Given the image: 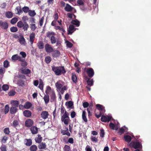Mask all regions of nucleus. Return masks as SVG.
<instances>
[{
	"instance_id": "f257e3e1",
	"label": "nucleus",
	"mask_w": 151,
	"mask_h": 151,
	"mask_svg": "<svg viewBox=\"0 0 151 151\" xmlns=\"http://www.w3.org/2000/svg\"><path fill=\"white\" fill-rule=\"evenodd\" d=\"M52 69L56 75H60L65 73V69L63 66H52Z\"/></svg>"
},
{
	"instance_id": "f03ea898",
	"label": "nucleus",
	"mask_w": 151,
	"mask_h": 151,
	"mask_svg": "<svg viewBox=\"0 0 151 151\" xmlns=\"http://www.w3.org/2000/svg\"><path fill=\"white\" fill-rule=\"evenodd\" d=\"M56 35L53 32H49L47 33V37H50V41L52 44L55 43L56 42V39L55 36Z\"/></svg>"
},
{
	"instance_id": "7ed1b4c3",
	"label": "nucleus",
	"mask_w": 151,
	"mask_h": 151,
	"mask_svg": "<svg viewBox=\"0 0 151 151\" xmlns=\"http://www.w3.org/2000/svg\"><path fill=\"white\" fill-rule=\"evenodd\" d=\"M68 115V113L65 111L61 117L62 121L63 122L64 124L66 125H68V124L70 120Z\"/></svg>"
},
{
	"instance_id": "20e7f679",
	"label": "nucleus",
	"mask_w": 151,
	"mask_h": 151,
	"mask_svg": "<svg viewBox=\"0 0 151 151\" xmlns=\"http://www.w3.org/2000/svg\"><path fill=\"white\" fill-rule=\"evenodd\" d=\"M129 146L130 147H133L135 149L141 148L142 147L141 144L138 141H132L129 145Z\"/></svg>"
},
{
	"instance_id": "39448f33",
	"label": "nucleus",
	"mask_w": 151,
	"mask_h": 151,
	"mask_svg": "<svg viewBox=\"0 0 151 151\" xmlns=\"http://www.w3.org/2000/svg\"><path fill=\"white\" fill-rule=\"evenodd\" d=\"M96 106L100 111V114L99 115H96V117L97 118H99L101 116V114L105 112V110L104 106L100 104H97L96 105Z\"/></svg>"
},
{
	"instance_id": "423d86ee",
	"label": "nucleus",
	"mask_w": 151,
	"mask_h": 151,
	"mask_svg": "<svg viewBox=\"0 0 151 151\" xmlns=\"http://www.w3.org/2000/svg\"><path fill=\"white\" fill-rule=\"evenodd\" d=\"M112 118L111 115H108L106 116H102L101 117V120L104 122H109Z\"/></svg>"
},
{
	"instance_id": "0eeeda50",
	"label": "nucleus",
	"mask_w": 151,
	"mask_h": 151,
	"mask_svg": "<svg viewBox=\"0 0 151 151\" xmlns=\"http://www.w3.org/2000/svg\"><path fill=\"white\" fill-rule=\"evenodd\" d=\"M45 49L46 51L48 53L53 52V49L51 45L48 44H46L45 45Z\"/></svg>"
},
{
	"instance_id": "6e6552de",
	"label": "nucleus",
	"mask_w": 151,
	"mask_h": 151,
	"mask_svg": "<svg viewBox=\"0 0 151 151\" xmlns=\"http://www.w3.org/2000/svg\"><path fill=\"white\" fill-rule=\"evenodd\" d=\"M18 38L20 44L23 46H26L27 44V43L23 36L20 35L18 37Z\"/></svg>"
},
{
	"instance_id": "1a4fd4ad",
	"label": "nucleus",
	"mask_w": 151,
	"mask_h": 151,
	"mask_svg": "<svg viewBox=\"0 0 151 151\" xmlns=\"http://www.w3.org/2000/svg\"><path fill=\"white\" fill-rule=\"evenodd\" d=\"M109 126L111 129L117 130L119 127V124L118 123L116 124H114L112 123H110L109 124Z\"/></svg>"
},
{
	"instance_id": "9d476101",
	"label": "nucleus",
	"mask_w": 151,
	"mask_h": 151,
	"mask_svg": "<svg viewBox=\"0 0 151 151\" xmlns=\"http://www.w3.org/2000/svg\"><path fill=\"white\" fill-rule=\"evenodd\" d=\"M49 116V114L47 111H44L42 112L41 114V116L43 119H47Z\"/></svg>"
},
{
	"instance_id": "9b49d317",
	"label": "nucleus",
	"mask_w": 151,
	"mask_h": 151,
	"mask_svg": "<svg viewBox=\"0 0 151 151\" xmlns=\"http://www.w3.org/2000/svg\"><path fill=\"white\" fill-rule=\"evenodd\" d=\"M63 82L61 81H59L55 83V86L58 89H60L63 86Z\"/></svg>"
},
{
	"instance_id": "f8f14e48",
	"label": "nucleus",
	"mask_w": 151,
	"mask_h": 151,
	"mask_svg": "<svg viewBox=\"0 0 151 151\" xmlns=\"http://www.w3.org/2000/svg\"><path fill=\"white\" fill-rule=\"evenodd\" d=\"M87 73L89 77H92L94 74L93 70L91 68H88L87 70Z\"/></svg>"
},
{
	"instance_id": "ddd939ff",
	"label": "nucleus",
	"mask_w": 151,
	"mask_h": 151,
	"mask_svg": "<svg viewBox=\"0 0 151 151\" xmlns=\"http://www.w3.org/2000/svg\"><path fill=\"white\" fill-rule=\"evenodd\" d=\"M75 30L74 26L72 25H70L68 29V34H71Z\"/></svg>"
},
{
	"instance_id": "4468645a",
	"label": "nucleus",
	"mask_w": 151,
	"mask_h": 151,
	"mask_svg": "<svg viewBox=\"0 0 151 151\" xmlns=\"http://www.w3.org/2000/svg\"><path fill=\"white\" fill-rule=\"evenodd\" d=\"M0 26H1L4 29H6L8 27V25L6 22H3L1 20H0Z\"/></svg>"
},
{
	"instance_id": "2eb2a0df",
	"label": "nucleus",
	"mask_w": 151,
	"mask_h": 151,
	"mask_svg": "<svg viewBox=\"0 0 151 151\" xmlns=\"http://www.w3.org/2000/svg\"><path fill=\"white\" fill-rule=\"evenodd\" d=\"M33 124V122L30 119H28L25 121V125L27 127L31 126Z\"/></svg>"
},
{
	"instance_id": "dca6fc26",
	"label": "nucleus",
	"mask_w": 151,
	"mask_h": 151,
	"mask_svg": "<svg viewBox=\"0 0 151 151\" xmlns=\"http://www.w3.org/2000/svg\"><path fill=\"white\" fill-rule=\"evenodd\" d=\"M73 7L70 6L69 4H67L65 8V10L68 12H70L72 10Z\"/></svg>"
},
{
	"instance_id": "f3484780",
	"label": "nucleus",
	"mask_w": 151,
	"mask_h": 151,
	"mask_svg": "<svg viewBox=\"0 0 151 151\" xmlns=\"http://www.w3.org/2000/svg\"><path fill=\"white\" fill-rule=\"evenodd\" d=\"M18 110L15 107L12 106L10 109V112L11 114H14L16 113Z\"/></svg>"
},
{
	"instance_id": "a211bd4d",
	"label": "nucleus",
	"mask_w": 151,
	"mask_h": 151,
	"mask_svg": "<svg viewBox=\"0 0 151 151\" xmlns=\"http://www.w3.org/2000/svg\"><path fill=\"white\" fill-rule=\"evenodd\" d=\"M53 53L52 54V56L53 57H58L60 56V52L58 50H53Z\"/></svg>"
},
{
	"instance_id": "6ab92c4d",
	"label": "nucleus",
	"mask_w": 151,
	"mask_h": 151,
	"mask_svg": "<svg viewBox=\"0 0 151 151\" xmlns=\"http://www.w3.org/2000/svg\"><path fill=\"white\" fill-rule=\"evenodd\" d=\"M35 36V34L34 33H31L29 35V41L31 44H32L33 42Z\"/></svg>"
},
{
	"instance_id": "aec40b11",
	"label": "nucleus",
	"mask_w": 151,
	"mask_h": 151,
	"mask_svg": "<svg viewBox=\"0 0 151 151\" xmlns=\"http://www.w3.org/2000/svg\"><path fill=\"white\" fill-rule=\"evenodd\" d=\"M30 130L32 134H37L38 132L37 128L35 126L32 127L30 128Z\"/></svg>"
},
{
	"instance_id": "412c9836",
	"label": "nucleus",
	"mask_w": 151,
	"mask_h": 151,
	"mask_svg": "<svg viewBox=\"0 0 151 151\" xmlns=\"http://www.w3.org/2000/svg\"><path fill=\"white\" fill-rule=\"evenodd\" d=\"M23 114L25 116L29 117L31 116V112L29 110H26L24 111Z\"/></svg>"
},
{
	"instance_id": "4be33fe9",
	"label": "nucleus",
	"mask_w": 151,
	"mask_h": 151,
	"mask_svg": "<svg viewBox=\"0 0 151 151\" xmlns=\"http://www.w3.org/2000/svg\"><path fill=\"white\" fill-rule=\"evenodd\" d=\"M65 105L67 106L68 108L72 109L73 108V103L72 101H69L66 102Z\"/></svg>"
},
{
	"instance_id": "5701e85b",
	"label": "nucleus",
	"mask_w": 151,
	"mask_h": 151,
	"mask_svg": "<svg viewBox=\"0 0 151 151\" xmlns=\"http://www.w3.org/2000/svg\"><path fill=\"white\" fill-rule=\"evenodd\" d=\"M86 113L85 111H83L82 118L84 121L85 122H87V119L86 117Z\"/></svg>"
},
{
	"instance_id": "b1692460",
	"label": "nucleus",
	"mask_w": 151,
	"mask_h": 151,
	"mask_svg": "<svg viewBox=\"0 0 151 151\" xmlns=\"http://www.w3.org/2000/svg\"><path fill=\"white\" fill-rule=\"evenodd\" d=\"M38 147L39 149H44L46 147V145L45 143L42 142L39 145Z\"/></svg>"
},
{
	"instance_id": "393cba45",
	"label": "nucleus",
	"mask_w": 151,
	"mask_h": 151,
	"mask_svg": "<svg viewBox=\"0 0 151 151\" xmlns=\"http://www.w3.org/2000/svg\"><path fill=\"white\" fill-rule=\"evenodd\" d=\"M124 138L125 141L127 142H129L132 139L131 136L128 135H125L124 136Z\"/></svg>"
},
{
	"instance_id": "a878e982",
	"label": "nucleus",
	"mask_w": 151,
	"mask_h": 151,
	"mask_svg": "<svg viewBox=\"0 0 151 151\" xmlns=\"http://www.w3.org/2000/svg\"><path fill=\"white\" fill-rule=\"evenodd\" d=\"M71 23L73 24L76 25L77 27L79 26L80 25V22L77 19L73 20L71 21Z\"/></svg>"
},
{
	"instance_id": "bb28decb",
	"label": "nucleus",
	"mask_w": 151,
	"mask_h": 151,
	"mask_svg": "<svg viewBox=\"0 0 151 151\" xmlns=\"http://www.w3.org/2000/svg\"><path fill=\"white\" fill-rule=\"evenodd\" d=\"M11 104L13 106L18 107L19 105V101L17 100H12L11 101Z\"/></svg>"
},
{
	"instance_id": "cd10ccee",
	"label": "nucleus",
	"mask_w": 151,
	"mask_h": 151,
	"mask_svg": "<svg viewBox=\"0 0 151 151\" xmlns=\"http://www.w3.org/2000/svg\"><path fill=\"white\" fill-rule=\"evenodd\" d=\"M54 28L56 30H59L60 31H62L63 32H65V29L62 26H55Z\"/></svg>"
},
{
	"instance_id": "c85d7f7f",
	"label": "nucleus",
	"mask_w": 151,
	"mask_h": 151,
	"mask_svg": "<svg viewBox=\"0 0 151 151\" xmlns=\"http://www.w3.org/2000/svg\"><path fill=\"white\" fill-rule=\"evenodd\" d=\"M38 137L35 138V141L37 143H39L42 141V138L40 135H38Z\"/></svg>"
},
{
	"instance_id": "c756f323",
	"label": "nucleus",
	"mask_w": 151,
	"mask_h": 151,
	"mask_svg": "<svg viewBox=\"0 0 151 151\" xmlns=\"http://www.w3.org/2000/svg\"><path fill=\"white\" fill-rule=\"evenodd\" d=\"M25 144L27 146H30L32 144V140L30 139H26L25 140Z\"/></svg>"
},
{
	"instance_id": "7c9ffc66",
	"label": "nucleus",
	"mask_w": 151,
	"mask_h": 151,
	"mask_svg": "<svg viewBox=\"0 0 151 151\" xmlns=\"http://www.w3.org/2000/svg\"><path fill=\"white\" fill-rule=\"evenodd\" d=\"M38 47L40 49H42L44 48V45L42 42L40 41L37 44Z\"/></svg>"
},
{
	"instance_id": "2f4dec72",
	"label": "nucleus",
	"mask_w": 151,
	"mask_h": 151,
	"mask_svg": "<svg viewBox=\"0 0 151 151\" xmlns=\"http://www.w3.org/2000/svg\"><path fill=\"white\" fill-rule=\"evenodd\" d=\"M32 106L31 104L29 102L26 103L24 106V107L26 109H29Z\"/></svg>"
},
{
	"instance_id": "473e14b6",
	"label": "nucleus",
	"mask_w": 151,
	"mask_h": 151,
	"mask_svg": "<svg viewBox=\"0 0 151 151\" xmlns=\"http://www.w3.org/2000/svg\"><path fill=\"white\" fill-rule=\"evenodd\" d=\"M67 16L68 18L70 19H75L76 18V16L74 14L71 13H68Z\"/></svg>"
},
{
	"instance_id": "72a5a7b5",
	"label": "nucleus",
	"mask_w": 151,
	"mask_h": 151,
	"mask_svg": "<svg viewBox=\"0 0 151 151\" xmlns=\"http://www.w3.org/2000/svg\"><path fill=\"white\" fill-rule=\"evenodd\" d=\"M43 84L42 81V80H40L39 84L38 86L39 88L41 90L43 89Z\"/></svg>"
},
{
	"instance_id": "f704fd0d",
	"label": "nucleus",
	"mask_w": 151,
	"mask_h": 151,
	"mask_svg": "<svg viewBox=\"0 0 151 151\" xmlns=\"http://www.w3.org/2000/svg\"><path fill=\"white\" fill-rule=\"evenodd\" d=\"M6 15L7 17L10 18L12 17L13 14L11 12H7L6 13Z\"/></svg>"
},
{
	"instance_id": "c9c22d12",
	"label": "nucleus",
	"mask_w": 151,
	"mask_h": 151,
	"mask_svg": "<svg viewBox=\"0 0 151 151\" xmlns=\"http://www.w3.org/2000/svg\"><path fill=\"white\" fill-rule=\"evenodd\" d=\"M44 99L45 101V103L46 104H47L49 100L48 95V94L45 95L44 97Z\"/></svg>"
},
{
	"instance_id": "e433bc0d",
	"label": "nucleus",
	"mask_w": 151,
	"mask_h": 151,
	"mask_svg": "<svg viewBox=\"0 0 151 151\" xmlns=\"http://www.w3.org/2000/svg\"><path fill=\"white\" fill-rule=\"evenodd\" d=\"M2 90L6 91L8 90L9 88V86L7 84H4L2 87Z\"/></svg>"
},
{
	"instance_id": "4c0bfd02",
	"label": "nucleus",
	"mask_w": 151,
	"mask_h": 151,
	"mask_svg": "<svg viewBox=\"0 0 151 151\" xmlns=\"http://www.w3.org/2000/svg\"><path fill=\"white\" fill-rule=\"evenodd\" d=\"M29 15L30 16H35L36 13L34 10H29L28 12Z\"/></svg>"
},
{
	"instance_id": "58836bf2",
	"label": "nucleus",
	"mask_w": 151,
	"mask_h": 151,
	"mask_svg": "<svg viewBox=\"0 0 151 151\" xmlns=\"http://www.w3.org/2000/svg\"><path fill=\"white\" fill-rule=\"evenodd\" d=\"M37 149V147L35 145H32L30 147L31 151H36Z\"/></svg>"
},
{
	"instance_id": "ea45409f",
	"label": "nucleus",
	"mask_w": 151,
	"mask_h": 151,
	"mask_svg": "<svg viewBox=\"0 0 151 151\" xmlns=\"http://www.w3.org/2000/svg\"><path fill=\"white\" fill-rule=\"evenodd\" d=\"M72 79L74 83H76L77 81V78L75 73H73L72 74Z\"/></svg>"
},
{
	"instance_id": "a19ab883",
	"label": "nucleus",
	"mask_w": 151,
	"mask_h": 151,
	"mask_svg": "<svg viewBox=\"0 0 151 151\" xmlns=\"http://www.w3.org/2000/svg\"><path fill=\"white\" fill-rule=\"evenodd\" d=\"M51 60V58L50 56H47L45 58V61L47 63H49Z\"/></svg>"
},
{
	"instance_id": "79ce46f5",
	"label": "nucleus",
	"mask_w": 151,
	"mask_h": 151,
	"mask_svg": "<svg viewBox=\"0 0 151 151\" xmlns=\"http://www.w3.org/2000/svg\"><path fill=\"white\" fill-rule=\"evenodd\" d=\"M22 27L24 31L27 30V29L29 27L28 24L26 23H25L24 24Z\"/></svg>"
},
{
	"instance_id": "37998d69",
	"label": "nucleus",
	"mask_w": 151,
	"mask_h": 151,
	"mask_svg": "<svg viewBox=\"0 0 151 151\" xmlns=\"http://www.w3.org/2000/svg\"><path fill=\"white\" fill-rule=\"evenodd\" d=\"M67 89L66 87L65 86H64L62 88H61L60 89L58 90L62 94Z\"/></svg>"
},
{
	"instance_id": "c03bdc74",
	"label": "nucleus",
	"mask_w": 151,
	"mask_h": 151,
	"mask_svg": "<svg viewBox=\"0 0 151 151\" xmlns=\"http://www.w3.org/2000/svg\"><path fill=\"white\" fill-rule=\"evenodd\" d=\"M87 82L88 84L90 85V86H91L93 85V80L92 79H89L87 81Z\"/></svg>"
},
{
	"instance_id": "a18cd8bd",
	"label": "nucleus",
	"mask_w": 151,
	"mask_h": 151,
	"mask_svg": "<svg viewBox=\"0 0 151 151\" xmlns=\"http://www.w3.org/2000/svg\"><path fill=\"white\" fill-rule=\"evenodd\" d=\"M65 43H66V46L69 48L72 47L73 46V44L68 41L66 40Z\"/></svg>"
},
{
	"instance_id": "49530a36",
	"label": "nucleus",
	"mask_w": 151,
	"mask_h": 151,
	"mask_svg": "<svg viewBox=\"0 0 151 151\" xmlns=\"http://www.w3.org/2000/svg\"><path fill=\"white\" fill-rule=\"evenodd\" d=\"M9 111V107L8 105H6L5 107L4 113L5 114L7 113Z\"/></svg>"
},
{
	"instance_id": "de8ad7c7",
	"label": "nucleus",
	"mask_w": 151,
	"mask_h": 151,
	"mask_svg": "<svg viewBox=\"0 0 151 151\" xmlns=\"http://www.w3.org/2000/svg\"><path fill=\"white\" fill-rule=\"evenodd\" d=\"M16 92L14 90L10 91L8 93V95L9 96H13L15 95Z\"/></svg>"
},
{
	"instance_id": "09e8293b",
	"label": "nucleus",
	"mask_w": 151,
	"mask_h": 151,
	"mask_svg": "<svg viewBox=\"0 0 151 151\" xmlns=\"http://www.w3.org/2000/svg\"><path fill=\"white\" fill-rule=\"evenodd\" d=\"M17 18L16 17H14L12 19L11 22L12 24H14L17 22Z\"/></svg>"
},
{
	"instance_id": "8fccbe9b",
	"label": "nucleus",
	"mask_w": 151,
	"mask_h": 151,
	"mask_svg": "<svg viewBox=\"0 0 151 151\" xmlns=\"http://www.w3.org/2000/svg\"><path fill=\"white\" fill-rule=\"evenodd\" d=\"M64 151H70V148L69 146L65 145L64 148Z\"/></svg>"
},
{
	"instance_id": "3c124183",
	"label": "nucleus",
	"mask_w": 151,
	"mask_h": 151,
	"mask_svg": "<svg viewBox=\"0 0 151 151\" xmlns=\"http://www.w3.org/2000/svg\"><path fill=\"white\" fill-rule=\"evenodd\" d=\"M10 31L12 32H15L17 31V27H13L10 28Z\"/></svg>"
},
{
	"instance_id": "603ef678",
	"label": "nucleus",
	"mask_w": 151,
	"mask_h": 151,
	"mask_svg": "<svg viewBox=\"0 0 151 151\" xmlns=\"http://www.w3.org/2000/svg\"><path fill=\"white\" fill-rule=\"evenodd\" d=\"M51 91V88L50 87L47 86V87L46 90L45 91V93L47 94H49L50 91Z\"/></svg>"
},
{
	"instance_id": "864d4df0",
	"label": "nucleus",
	"mask_w": 151,
	"mask_h": 151,
	"mask_svg": "<svg viewBox=\"0 0 151 151\" xmlns=\"http://www.w3.org/2000/svg\"><path fill=\"white\" fill-rule=\"evenodd\" d=\"M22 10L25 13H27L29 11V8L27 6H25L22 8Z\"/></svg>"
},
{
	"instance_id": "5fc2aeb1",
	"label": "nucleus",
	"mask_w": 151,
	"mask_h": 151,
	"mask_svg": "<svg viewBox=\"0 0 151 151\" xmlns=\"http://www.w3.org/2000/svg\"><path fill=\"white\" fill-rule=\"evenodd\" d=\"M9 65V63L7 60H5L4 63V67L5 68H7L8 67Z\"/></svg>"
},
{
	"instance_id": "6e6d98bb",
	"label": "nucleus",
	"mask_w": 151,
	"mask_h": 151,
	"mask_svg": "<svg viewBox=\"0 0 151 151\" xmlns=\"http://www.w3.org/2000/svg\"><path fill=\"white\" fill-rule=\"evenodd\" d=\"M8 139V138L6 136H4L1 140L2 143H5L6 142V141Z\"/></svg>"
},
{
	"instance_id": "4d7b16f0",
	"label": "nucleus",
	"mask_w": 151,
	"mask_h": 151,
	"mask_svg": "<svg viewBox=\"0 0 151 151\" xmlns=\"http://www.w3.org/2000/svg\"><path fill=\"white\" fill-rule=\"evenodd\" d=\"M30 28L32 30H35L36 28V27L35 26V24H30Z\"/></svg>"
},
{
	"instance_id": "13d9d810",
	"label": "nucleus",
	"mask_w": 151,
	"mask_h": 151,
	"mask_svg": "<svg viewBox=\"0 0 151 151\" xmlns=\"http://www.w3.org/2000/svg\"><path fill=\"white\" fill-rule=\"evenodd\" d=\"M18 55H15L12 56V59L13 60H17Z\"/></svg>"
},
{
	"instance_id": "bf43d9fd",
	"label": "nucleus",
	"mask_w": 151,
	"mask_h": 151,
	"mask_svg": "<svg viewBox=\"0 0 151 151\" xmlns=\"http://www.w3.org/2000/svg\"><path fill=\"white\" fill-rule=\"evenodd\" d=\"M23 24L22 21H19L17 23V26L19 28H21L22 27Z\"/></svg>"
},
{
	"instance_id": "052dcab7",
	"label": "nucleus",
	"mask_w": 151,
	"mask_h": 151,
	"mask_svg": "<svg viewBox=\"0 0 151 151\" xmlns=\"http://www.w3.org/2000/svg\"><path fill=\"white\" fill-rule=\"evenodd\" d=\"M4 133L6 134H8L10 133L9 129L8 128H6L4 129Z\"/></svg>"
},
{
	"instance_id": "680f3d73",
	"label": "nucleus",
	"mask_w": 151,
	"mask_h": 151,
	"mask_svg": "<svg viewBox=\"0 0 151 151\" xmlns=\"http://www.w3.org/2000/svg\"><path fill=\"white\" fill-rule=\"evenodd\" d=\"M44 17H42L40 19L39 23L40 25V27L42 26L43 24V21H44Z\"/></svg>"
},
{
	"instance_id": "e2e57ef3",
	"label": "nucleus",
	"mask_w": 151,
	"mask_h": 151,
	"mask_svg": "<svg viewBox=\"0 0 151 151\" xmlns=\"http://www.w3.org/2000/svg\"><path fill=\"white\" fill-rule=\"evenodd\" d=\"M0 149L1 151H6V147L5 145H2Z\"/></svg>"
},
{
	"instance_id": "0e129e2a",
	"label": "nucleus",
	"mask_w": 151,
	"mask_h": 151,
	"mask_svg": "<svg viewBox=\"0 0 151 151\" xmlns=\"http://www.w3.org/2000/svg\"><path fill=\"white\" fill-rule=\"evenodd\" d=\"M30 70L29 69H27L23 70V73L25 74H27L30 73Z\"/></svg>"
},
{
	"instance_id": "69168bd1",
	"label": "nucleus",
	"mask_w": 151,
	"mask_h": 151,
	"mask_svg": "<svg viewBox=\"0 0 151 151\" xmlns=\"http://www.w3.org/2000/svg\"><path fill=\"white\" fill-rule=\"evenodd\" d=\"M77 3L79 5H82L84 4L82 0H78Z\"/></svg>"
},
{
	"instance_id": "338daca9",
	"label": "nucleus",
	"mask_w": 151,
	"mask_h": 151,
	"mask_svg": "<svg viewBox=\"0 0 151 151\" xmlns=\"http://www.w3.org/2000/svg\"><path fill=\"white\" fill-rule=\"evenodd\" d=\"M104 130L103 129H101L100 130V136L101 137H103L104 136Z\"/></svg>"
},
{
	"instance_id": "774afa93",
	"label": "nucleus",
	"mask_w": 151,
	"mask_h": 151,
	"mask_svg": "<svg viewBox=\"0 0 151 151\" xmlns=\"http://www.w3.org/2000/svg\"><path fill=\"white\" fill-rule=\"evenodd\" d=\"M20 54L21 55L23 58H25L26 56V53L24 52H21L20 53Z\"/></svg>"
}]
</instances>
